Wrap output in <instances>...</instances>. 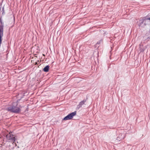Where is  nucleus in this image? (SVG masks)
Instances as JSON below:
<instances>
[{"label": "nucleus", "instance_id": "nucleus-1", "mask_svg": "<svg viewBox=\"0 0 150 150\" xmlns=\"http://www.w3.org/2000/svg\"><path fill=\"white\" fill-rule=\"evenodd\" d=\"M18 103L13 102L12 104L8 107L6 110L11 112L19 114L20 113L21 109L17 107Z\"/></svg>", "mask_w": 150, "mask_h": 150}, {"label": "nucleus", "instance_id": "nucleus-2", "mask_svg": "<svg viewBox=\"0 0 150 150\" xmlns=\"http://www.w3.org/2000/svg\"><path fill=\"white\" fill-rule=\"evenodd\" d=\"M76 111L71 112L65 117L63 120H71L74 116L76 115Z\"/></svg>", "mask_w": 150, "mask_h": 150}, {"label": "nucleus", "instance_id": "nucleus-3", "mask_svg": "<svg viewBox=\"0 0 150 150\" xmlns=\"http://www.w3.org/2000/svg\"><path fill=\"white\" fill-rule=\"evenodd\" d=\"M7 139L9 140H11L13 142H15L16 139L14 135L12 134L11 132H9L6 135Z\"/></svg>", "mask_w": 150, "mask_h": 150}, {"label": "nucleus", "instance_id": "nucleus-4", "mask_svg": "<svg viewBox=\"0 0 150 150\" xmlns=\"http://www.w3.org/2000/svg\"><path fill=\"white\" fill-rule=\"evenodd\" d=\"M87 99H84L82 101L80 102L79 105L77 106V108L78 109L80 108L82 106V105L84 104L85 105L86 103V101Z\"/></svg>", "mask_w": 150, "mask_h": 150}, {"label": "nucleus", "instance_id": "nucleus-5", "mask_svg": "<svg viewBox=\"0 0 150 150\" xmlns=\"http://www.w3.org/2000/svg\"><path fill=\"white\" fill-rule=\"evenodd\" d=\"M3 28L2 25H0V38H1L3 36Z\"/></svg>", "mask_w": 150, "mask_h": 150}, {"label": "nucleus", "instance_id": "nucleus-6", "mask_svg": "<svg viewBox=\"0 0 150 150\" xmlns=\"http://www.w3.org/2000/svg\"><path fill=\"white\" fill-rule=\"evenodd\" d=\"M49 67L50 66L49 65L46 66L43 69V71L45 72H48L49 70Z\"/></svg>", "mask_w": 150, "mask_h": 150}, {"label": "nucleus", "instance_id": "nucleus-7", "mask_svg": "<svg viewBox=\"0 0 150 150\" xmlns=\"http://www.w3.org/2000/svg\"><path fill=\"white\" fill-rule=\"evenodd\" d=\"M103 42V40H100L99 41H98L96 44V47L98 46V47H99V46L98 45L101 44V43H102Z\"/></svg>", "mask_w": 150, "mask_h": 150}, {"label": "nucleus", "instance_id": "nucleus-8", "mask_svg": "<svg viewBox=\"0 0 150 150\" xmlns=\"http://www.w3.org/2000/svg\"><path fill=\"white\" fill-rule=\"evenodd\" d=\"M117 140H118V141H120V140H121V139H120V138H119V137H117Z\"/></svg>", "mask_w": 150, "mask_h": 150}, {"label": "nucleus", "instance_id": "nucleus-9", "mask_svg": "<svg viewBox=\"0 0 150 150\" xmlns=\"http://www.w3.org/2000/svg\"><path fill=\"white\" fill-rule=\"evenodd\" d=\"M18 106L19 107L18 108H20V109L21 108H22L23 107V106Z\"/></svg>", "mask_w": 150, "mask_h": 150}, {"label": "nucleus", "instance_id": "nucleus-10", "mask_svg": "<svg viewBox=\"0 0 150 150\" xmlns=\"http://www.w3.org/2000/svg\"><path fill=\"white\" fill-rule=\"evenodd\" d=\"M37 52H39V50L38 49H37Z\"/></svg>", "mask_w": 150, "mask_h": 150}, {"label": "nucleus", "instance_id": "nucleus-11", "mask_svg": "<svg viewBox=\"0 0 150 150\" xmlns=\"http://www.w3.org/2000/svg\"><path fill=\"white\" fill-rule=\"evenodd\" d=\"M57 34H60V31H58L57 33Z\"/></svg>", "mask_w": 150, "mask_h": 150}, {"label": "nucleus", "instance_id": "nucleus-12", "mask_svg": "<svg viewBox=\"0 0 150 150\" xmlns=\"http://www.w3.org/2000/svg\"><path fill=\"white\" fill-rule=\"evenodd\" d=\"M147 20H149L150 21V18L147 19Z\"/></svg>", "mask_w": 150, "mask_h": 150}, {"label": "nucleus", "instance_id": "nucleus-13", "mask_svg": "<svg viewBox=\"0 0 150 150\" xmlns=\"http://www.w3.org/2000/svg\"><path fill=\"white\" fill-rule=\"evenodd\" d=\"M0 21H1V23L2 24L1 21V19H0Z\"/></svg>", "mask_w": 150, "mask_h": 150}]
</instances>
